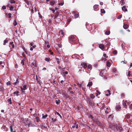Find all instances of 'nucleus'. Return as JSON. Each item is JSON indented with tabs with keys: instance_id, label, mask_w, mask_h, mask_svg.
Instances as JSON below:
<instances>
[{
	"instance_id": "f257e3e1",
	"label": "nucleus",
	"mask_w": 132,
	"mask_h": 132,
	"mask_svg": "<svg viewBox=\"0 0 132 132\" xmlns=\"http://www.w3.org/2000/svg\"><path fill=\"white\" fill-rule=\"evenodd\" d=\"M75 39L74 37L73 36H71L69 37V42L72 44H74L75 43Z\"/></svg>"
},
{
	"instance_id": "f03ea898",
	"label": "nucleus",
	"mask_w": 132,
	"mask_h": 132,
	"mask_svg": "<svg viewBox=\"0 0 132 132\" xmlns=\"http://www.w3.org/2000/svg\"><path fill=\"white\" fill-rule=\"evenodd\" d=\"M116 128L117 131H119V132H121L123 130V129L120 126H117Z\"/></svg>"
},
{
	"instance_id": "7ed1b4c3",
	"label": "nucleus",
	"mask_w": 132,
	"mask_h": 132,
	"mask_svg": "<svg viewBox=\"0 0 132 132\" xmlns=\"http://www.w3.org/2000/svg\"><path fill=\"white\" fill-rule=\"evenodd\" d=\"M87 103L90 106H92L93 105V101L90 98H88L87 101Z\"/></svg>"
},
{
	"instance_id": "20e7f679",
	"label": "nucleus",
	"mask_w": 132,
	"mask_h": 132,
	"mask_svg": "<svg viewBox=\"0 0 132 132\" xmlns=\"http://www.w3.org/2000/svg\"><path fill=\"white\" fill-rule=\"evenodd\" d=\"M127 101H125V100H123L122 101V104L124 107L126 108L127 106Z\"/></svg>"
},
{
	"instance_id": "39448f33",
	"label": "nucleus",
	"mask_w": 132,
	"mask_h": 132,
	"mask_svg": "<svg viewBox=\"0 0 132 132\" xmlns=\"http://www.w3.org/2000/svg\"><path fill=\"white\" fill-rule=\"evenodd\" d=\"M99 47L102 50H104V46L103 44H101L99 45Z\"/></svg>"
},
{
	"instance_id": "423d86ee",
	"label": "nucleus",
	"mask_w": 132,
	"mask_h": 132,
	"mask_svg": "<svg viewBox=\"0 0 132 132\" xmlns=\"http://www.w3.org/2000/svg\"><path fill=\"white\" fill-rule=\"evenodd\" d=\"M95 122L97 125L100 126L101 125V123L99 121H97V120L95 121Z\"/></svg>"
},
{
	"instance_id": "0eeeda50",
	"label": "nucleus",
	"mask_w": 132,
	"mask_h": 132,
	"mask_svg": "<svg viewBox=\"0 0 132 132\" xmlns=\"http://www.w3.org/2000/svg\"><path fill=\"white\" fill-rule=\"evenodd\" d=\"M121 108V106L120 105H118L116 106V109L117 111H118Z\"/></svg>"
},
{
	"instance_id": "6e6552de",
	"label": "nucleus",
	"mask_w": 132,
	"mask_h": 132,
	"mask_svg": "<svg viewBox=\"0 0 132 132\" xmlns=\"http://www.w3.org/2000/svg\"><path fill=\"white\" fill-rule=\"evenodd\" d=\"M19 92L18 91H16L14 92L13 94L14 95H15L17 96H18L19 95Z\"/></svg>"
},
{
	"instance_id": "1a4fd4ad",
	"label": "nucleus",
	"mask_w": 132,
	"mask_h": 132,
	"mask_svg": "<svg viewBox=\"0 0 132 132\" xmlns=\"http://www.w3.org/2000/svg\"><path fill=\"white\" fill-rule=\"evenodd\" d=\"M55 2L54 1H51L50 2V4L52 6H53Z\"/></svg>"
},
{
	"instance_id": "9d476101",
	"label": "nucleus",
	"mask_w": 132,
	"mask_h": 132,
	"mask_svg": "<svg viewBox=\"0 0 132 132\" xmlns=\"http://www.w3.org/2000/svg\"><path fill=\"white\" fill-rule=\"evenodd\" d=\"M122 9L123 11L126 12L127 11V9H126L125 6H123L122 8Z\"/></svg>"
},
{
	"instance_id": "9b49d317",
	"label": "nucleus",
	"mask_w": 132,
	"mask_h": 132,
	"mask_svg": "<svg viewBox=\"0 0 132 132\" xmlns=\"http://www.w3.org/2000/svg\"><path fill=\"white\" fill-rule=\"evenodd\" d=\"M84 68H86L87 67V65L85 63H82V65Z\"/></svg>"
},
{
	"instance_id": "f8f14e48",
	"label": "nucleus",
	"mask_w": 132,
	"mask_h": 132,
	"mask_svg": "<svg viewBox=\"0 0 132 132\" xmlns=\"http://www.w3.org/2000/svg\"><path fill=\"white\" fill-rule=\"evenodd\" d=\"M106 66L109 67H110L111 66V63H110L108 61H107V64H106Z\"/></svg>"
},
{
	"instance_id": "ddd939ff",
	"label": "nucleus",
	"mask_w": 132,
	"mask_h": 132,
	"mask_svg": "<svg viewBox=\"0 0 132 132\" xmlns=\"http://www.w3.org/2000/svg\"><path fill=\"white\" fill-rule=\"evenodd\" d=\"M8 42V40L7 38H6L5 40L4 41L3 45H5L6 43H7Z\"/></svg>"
},
{
	"instance_id": "4468645a",
	"label": "nucleus",
	"mask_w": 132,
	"mask_h": 132,
	"mask_svg": "<svg viewBox=\"0 0 132 132\" xmlns=\"http://www.w3.org/2000/svg\"><path fill=\"white\" fill-rule=\"evenodd\" d=\"M48 115L47 114L44 115V114H42V118L43 119H45L47 116Z\"/></svg>"
},
{
	"instance_id": "2eb2a0df",
	"label": "nucleus",
	"mask_w": 132,
	"mask_h": 132,
	"mask_svg": "<svg viewBox=\"0 0 132 132\" xmlns=\"http://www.w3.org/2000/svg\"><path fill=\"white\" fill-rule=\"evenodd\" d=\"M92 84V82H89L87 84V86L88 87H90Z\"/></svg>"
},
{
	"instance_id": "dca6fc26",
	"label": "nucleus",
	"mask_w": 132,
	"mask_h": 132,
	"mask_svg": "<svg viewBox=\"0 0 132 132\" xmlns=\"http://www.w3.org/2000/svg\"><path fill=\"white\" fill-rule=\"evenodd\" d=\"M19 81H18V80L16 79V81L13 84L14 85H16L19 84Z\"/></svg>"
},
{
	"instance_id": "f3484780",
	"label": "nucleus",
	"mask_w": 132,
	"mask_h": 132,
	"mask_svg": "<svg viewBox=\"0 0 132 132\" xmlns=\"http://www.w3.org/2000/svg\"><path fill=\"white\" fill-rule=\"evenodd\" d=\"M60 100H56L55 102L56 104L57 105H59L60 103Z\"/></svg>"
},
{
	"instance_id": "a211bd4d",
	"label": "nucleus",
	"mask_w": 132,
	"mask_h": 132,
	"mask_svg": "<svg viewBox=\"0 0 132 132\" xmlns=\"http://www.w3.org/2000/svg\"><path fill=\"white\" fill-rule=\"evenodd\" d=\"M123 28L125 29H127L128 28V26L126 24H124L123 25Z\"/></svg>"
},
{
	"instance_id": "6ab92c4d",
	"label": "nucleus",
	"mask_w": 132,
	"mask_h": 132,
	"mask_svg": "<svg viewBox=\"0 0 132 132\" xmlns=\"http://www.w3.org/2000/svg\"><path fill=\"white\" fill-rule=\"evenodd\" d=\"M50 58L49 57H47L45 58V61L48 62H49L50 60Z\"/></svg>"
},
{
	"instance_id": "aec40b11",
	"label": "nucleus",
	"mask_w": 132,
	"mask_h": 132,
	"mask_svg": "<svg viewBox=\"0 0 132 132\" xmlns=\"http://www.w3.org/2000/svg\"><path fill=\"white\" fill-rule=\"evenodd\" d=\"M10 44L12 45V47L13 48H14L15 47V45L14 44H13V42H11L10 43Z\"/></svg>"
},
{
	"instance_id": "412c9836",
	"label": "nucleus",
	"mask_w": 132,
	"mask_h": 132,
	"mask_svg": "<svg viewBox=\"0 0 132 132\" xmlns=\"http://www.w3.org/2000/svg\"><path fill=\"white\" fill-rule=\"evenodd\" d=\"M117 71V70L115 68H113L112 70V72L114 73H116Z\"/></svg>"
},
{
	"instance_id": "4be33fe9",
	"label": "nucleus",
	"mask_w": 132,
	"mask_h": 132,
	"mask_svg": "<svg viewBox=\"0 0 132 132\" xmlns=\"http://www.w3.org/2000/svg\"><path fill=\"white\" fill-rule=\"evenodd\" d=\"M13 24H14V26H16L17 24V23L16 22V19H15L14 20Z\"/></svg>"
},
{
	"instance_id": "5701e85b",
	"label": "nucleus",
	"mask_w": 132,
	"mask_h": 132,
	"mask_svg": "<svg viewBox=\"0 0 132 132\" xmlns=\"http://www.w3.org/2000/svg\"><path fill=\"white\" fill-rule=\"evenodd\" d=\"M11 101V98H10L9 99H8L7 100V101L8 102H9V104H12V102Z\"/></svg>"
},
{
	"instance_id": "b1692460",
	"label": "nucleus",
	"mask_w": 132,
	"mask_h": 132,
	"mask_svg": "<svg viewBox=\"0 0 132 132\" xmlns=\"http://www.w3.org/2000/svg\"><path fill=\"white\" fill-rule=\"evenodd\" d=\"M105 34L107 35H109L110 33V31H107L105 33Z\"/></svg>"
},
{
	"instance_id": "393cba45",
	"label": "nucleus",
	"mask_w": 132,
	"mask_h": 132,
	"mask_svg": "<svg viewBox=\"0 0 132 132\" xmlns=\"http://www.w3.org/2000/svg\"><path fill=\"white\" fill-rule=\"evenodd\" d=\"M104 73L103 72V71H101L99 73V75L100 76H101L102 77V75H103Z\"/></svg>"
},
{
	"instance_id": "a878e982",
	"label": "nucleus",
	"mask_w": 132,
	"mask_h": 132,
	"mask_svg": "<svg viewBox=\"0 0 132 132\" xmlns=\"http://www.w3.org/2000/svg\"><path fill=\"white\" fill-rule=\"evenodd\" d=\"M98 5H95L93 6V8L94 9H96L98 7Z\"/></svg>"
},
{
	"instance_id": "bb28decb",
	"label": "nucleus",
	"mask_w": 132,
	"mask_h": 132,
	"mask_svg": "<svg viewBox=\"0 0 132 132\" xmlns=\"http://www.w3.org/2000/svg\"><path fill=\"white\" fill-rule=\"evenodd\" d=\"M36 121L37 122H38L40 121V120L39 119V117H36Z\"/></svg>"
},
{
	"instance_id": "cd10ccee",
	"label": "nucleus",
	"mask_w": 132,
	"mask_h": 132,
	"mask_svg": "<svg viewBox=\"0 0 132 132\" xmlns=\"http://www.w3.org/2000/svg\"><path fill=\"white\" fill-rule=\"evenodd\" d=\"M75 17L76 18H78L79 16V14L78 13L75 14L74 15Z\"/></svg>"
},
{
	"instance_id": "c85d7f7f",
	"label": "nucleus",
	"mask_w": 132,
	"mask_h": 132,
	"mask_svg": "<svg viewBox=\"0 0 132 132\" xmlns=\"http://www.w3.org/2000/svg\"><path fill=\"white\" fill-rule=\"evenodd\" d=\"M51 119L52 120L53 122H55L57 120V119L56 118L54 119L53 118H52Z\"/></svg>"
},
{
	"instance_id": "c756f323",
	"label": "nucleus",
	"mask_w": 132,
	"mask_h": 132,
	"mask_svg": "<svg viewBox=\"0 0 132 132\" xmlns=\"http://www.w3.org/2000/svg\"><path fill=\"white\" fill-rule=\"evenodd\" d=\"M101 11L102 13H105V11L104 10V9H101Z\"/></svg>"
},
{
	"instance_id": "7c9ffc66",
	"label": "nucleus",
	"mask_w": 132,
	"mask_h": 132,
	"mask_svg": "<svg viewBox=\"0 0 132 132\" xmlns=\"http://www.w3.org/2000/svg\"><path fill=\"white\" fill-rule=\"evenodd\" d=\"M120 3L121 4V5H123L124 4V2H123V0H121L120 1Z\"/></svg>"
},
{
	"instance_id": "2f4dec72",
	"label": "nucleus",
	"mask_w": 132,
	"mask_h": 132,
	"mask_svg": "<svg viewBox=\"0 0 132 132\" xmlns=\"http://www.w3.org/2000/svg\"><path fill=\"white\" fill-rule=\"evenodd\" d=\"M26 85H24L23 86V90H26L27 88H26Z\"/></svg>"
},
{
	"instance_id": "473e14b6",
	"label": "nucleus",
	"mask_w": 132,
	"mask_h": 132,
	"mask_svg": "<svg viewBox=\"0 0 132 132\" xmlns=\"http://www.w3.org/2000/svg\"><path fill=\"white\" fill-rule=\"evenodd\" d=\"M21 89L22 92H23V93L25 94V92L24 91V90H23V87H21Z\"/></svg>"
},
{
	"instance_id": "72a5a7b5",
	"label": "nucleus",
	"mask_w": 132,
	"mask_h": 132,
	"mask_svg": "<svg viewBox=\"0 0 132 132\" xmlns=\"http://www.w3.org/2000/svg\"><path fill=\"white\" fill-rule=\"evenodd\" d=\"M113 53L114 55L116 54L117 53V51L116 50H114L113 51Z\"/></svg>"
},
{
	"instance_id": "f704fd0d",
	"label": "nucleus",
	"mask_w": 132,
	"mask_h": 132,
	"mask_svg": "<svg viewBox=\"0 0 132 132\" xmlns=\"http://www.w3.org/2000/svg\"><path fill=\"white\" fill-rule=\"evenodd\" d=\"M87 67H88V69H89L90 70H91L92 68V66H91V65H89Z\"/></svg>"
},
{
	"instance_id": "c9c22d12",
	"label": "nucleus",
	"mask_w": 132,
	"mask_h": 132,
	"mask_svg": "<svg viewBox=\"0 0 132 132\" xmlns=\"http://www.w3.org/2000/svg\"><path fill=\"white\" fill-rule=\"evenodd\" d=\"M10 2L11 3L14 4L15 3V1L14 0H11Z\"/></svg>"
},
{
	"instance_id": "e433bc0d",
	"label": "nucleus",
	"mask_w": 132,
	"mask_h": 132,
	"mask_svg": "<svg viewBox=\"0 0 132 132\" xmlns=\"http://www.w3.org/2000/svg\"><path fill=\"white\" fill-rule=\"evenodd\" d=\"M50 10L53 13H54L55 12V10L54 9H52V8H50Z\"/></svg>"
},
{
	"instance_id": "4c0bfd02",
	"label": "nucleus",
	"mask_w": 132,
	"mask_h": 132,
	"mask_svg": "<svg viewBox=\"0 0 132 132\" xmlns=\"http://www.w3.org/2000/svg\"><path fill=\"white\" fill-rule=\"evenodd\" d=\"M10 131L11 132H12L13 131V128L12 126L11 125L10 126Z\"/></svg>"
},
{
	"instance_id": "58836bf2",
	"label": "nucleus",
	"mask_w": 132,
	"mask_h": 132,
	"mask_svg": "<svg viewBox=\"0 0 132 132\" xmlns=\"http://www.w3.org/2000/svg\"><path fill=\"white\" fill-rule=\"evenodd\" d=\"M56 113L57 115L59 116L60 117V118H62V117L61 116V115L59 113L57 112H56Z\"/></svg>"
},
{
	"instance_id": "ea45409f",
	"label": "nucleus",
	"mask_w": 132,
	"mask_h": 132,
	"mask_svg": "<svg viewBox=\"0 0 132 132\" xmlns=\"http://www.w3.org/2000/svg\"><path fill=\"white\" fill-rule=\"evenodd\" d=\"M11 82L10 81H9L6 83V84L7 85H11Z\"/></svg>"
},
{
	"instance_id": "a19ab883",
	"label": "nucleus",
	"mask_w": 132,
	"mask_h": 132,
	"mask_svg": "<svg viewBox=\"0 0 132 132\" xmlns=\"http://www.w3.org/2000/svg\"><path fill=\"white\" fill-rule=\"evenodd\" d=\"M56 61L57 63L58 64H59V59L57 58H56Z\"/></svg>"
},
{
	"instance_id": "79ce46f5",
	"label": "nucleus",
	"mask_w": 132,
	"mask_h": 132,
	"mask_svg": "<svg viewBox=\"0 0 132 132\" xmlns=\"http://www.w3.org/2000/svg\"><path fill=\"white\" fill-rule=\"evenodd\" d=\"M77 85L79 86V87L81 88V84H80L79 83H78L77 84Z\"/></svg>"
},
{
	"instance_id": "37998d69",
	"label": "nucleus",
	"mask_w": 132,
	"mask_h": 132,
	"mask_svg": "<svg viewBox=\"0 0 132 132\" xmlns=\"http://www.w3.org/2000/svg\"><path fill=\"white\" fill-rule=\"evenodd\" d=\"M24 1L26 3V4L28 5H29V2L26 0H24Z\"/></svg>"
},
{
	"instance_id": "c03bdc74",
	"label": "nucleus",
	"mask_w": 132,
	"mask_h": 132,
	"mask_svg": "<svg viewBox=\"0 0 132 132\" xmlns=\"http://www.w3.org/2000/svg\"><path fill=\"white\" fill-rule=\"evenodd\" d=\"M21 63L23 65H24V61L23 60H22L21 61Z\"/></svg>"
},
{
	"instance_id": "a18cd8bd",
	"label": "nucleus",
	"mask_w": 132,
	"mask_h": 132,
	"mask_svg": "<svg viewBox=\"0 0 132 132\" xmlns=\"http://www.w3.org/2000/svg\"><path fill=\"white\" fill-rule=\"evenodd\" d=\"M9 18H10L11 17V14L10 13H9L8 14Z\"/></svg>"
},
{
	"instance_id": "49530a36",
	"label": "nucleus",
	"mask_w": 132,
	"mask_h": 132,
	"mask_svg": "<svg viewBox=\"0 0 132 132\" xmlns=\"http://www.w3.org/2000/svg\"><path fill=\"white\" fill-rule=\"evenodd\" d=\"M13 7L12 6L10 7V9L11 11H12V10L13 9Z\"/></svg>"
},
{
	"instance_id": "de8ad7c7",
	"label": "nucleus",
	"mask_w": 132,
	"mask_h": 132,
	"mask_svg": "<svg viewBox=\"0 0 132 132\" xmlns=\"http://www.w3.org/2000/svg\"><path fill=\"white\" fill-rule=\"evenodd\" d=\"M122 15H120L118 16V19H120L122 18Z\"/></svg>"
},
{
	"instance_id": "09e8293b",
	"label": "nucleus",
	"mask_w": 132,
	"mask_h": 132,
	"mask_svg": "<svg viewBox=\"0 0 132 132\" xmlns=\"http://www.w3.org/2000/svg\"><path fill=\"white\" fill-rule=\"evenodd\" d=\"M121 96L123 97H124L125 96V94L123 93H122L121 94Z\"/></svg>"
},
{
	"instance_id": "8fccbe9b",
	"label": "nucleus",
	"mask_w": 132,
	"mask_h": 132,
	"mask_svg": "<svg viewBox=\"0 0 132 132\" xmlns=\"http://www.w3.org/2000/svg\"><path fill=\"white\" fill-rule=\"evenodd\" d=\"M2 8L3 10H5L6 9V7L5 6H3L2 7Z\"/></svg>"
},
{
	"instance_id": "3c124183",
	"label": "nucleus",
	"mask_w": 132,
	"mask_h": 132,
	"mask_svg": "<svg viewBox=\"0 0 132 132\" xmlns=\"http://www.w3.org/2000/svg\"><path fill=\"white\" fill-rule=\"evenodd\" d=\"M92 98H94L95 96L93 95V94L92 95L90 96Z\"/></svg>"
},
{
	"instance_id": "603ef678",
	"label": "nucleus",
	"mask_w": 132,
	"mask_h": 132,
	"mask_svg": "<svg viewBox=\"0 0 132 132\" xmlns=\"http://www.w3.org/2000/svg\"><path fill=\"white\" fill-rule=\"evenodd\" d=\"M59 5L61 6H62L63 5V3H59Z\"/></svg>"
},
{
	"instance_id": "864d4df0",
	"label": "nucleus",
	"mask_w": 132,
	"mask_h": 132,
	"mask_svg": "<svg viewBox=\"0 0 132 132\" xmlns=\"http://www.w3.org/2000/svg\"><path fill=\"white\" fill-rule=\"evenodd\" d=\"M130 71H128V76L129 77H130Z\"/></svg>"
},
{
	"instance_id": "5fc2aeb1",
	"label": "nucleus",
	"mask_w": 132,
	"mask_h": 132,
	"mask_svg": "<svg viewBox=\"0 0 132 132\" xmlns=\"http://www.w3.org/2000/svg\"><path fill=\"white\" fill-rule=\"evenodd\" d=\"M30 44L31 46H32L34 44V43L32 42H30Z\"/></svg>"
},
{
	"instance_id": "6e6d98bb",
	"label": "nucleus",
	"mask_w": 132,
	"mask_h": 132,
	"mask_svg": "<svg viewBox=\"0 0 132 132\" xmlns=\"http://www.w3.org/2000/svg\"><path fill=\"white\" fill-rule=\"evenodd\" d=\"M108 92L109 93V95H110L111 94L110 93V91L109 90H107Z\"/></svg>"
},
{
	"instance_id": "4d7b16f0",
	"label": "nucleus",
	"mask_w": 132,
	"mask_h": 132,
	"mask_svg": "<svg viewBox=\"0 0 132 132\" xmlns=\"http://www.w3.org/2000/svg\"><path fill=\"white\" fill-rule=\"evenodd\" d=\"M76 129H78V124H77L76 125Z\"/></svg>"
},
{
	"instance_id": "13d9d810",
	"label": "nucleus",
	"mask_w": 132,
	"mask_h": 132,
	"mask_svg": "<svg viewBox=\"0 0 132 132\" xmlns=\"http://www.w3.org/2000/svg\"><path fill=\"white\" fill-rule=\"evenodd\" d=\"M72 89V88L71 87H69V88L68 90L69 91L71 90Z\"/></svg>"
},
{
	"instance_id": "bf43d9fd",
	"label": "nucleus",
	"mask_w": 132,
	"mask_h": 132,
	"mask_svg": "<svg viewBox=\"0 0 132 132\" xmlns=\"http://www.w3.org/2000/svg\"><path fill=\"white\" fill-rule=\"evenodd\" d=\"M130 109H132V104H131L130 106Z\"/></svg>"
},
{
	"instance_id": "052dcab7",
	"label": "nucleus",
	"mask_w": 132,
	"mask_h": 132,
	"mask_svg": "<svg viewBox=\"0 0 132 132\" xmlns=\"http://www.w3.org/2000/svg\"><path fill=\"white\" fill-rule=\"evenodd\" d=\"M100 4L101 5H102L103 4V3L102 2H100Z\"/></svg>"
},
{
	"instance_id": "680f3d73",
	"label": "nucleus",
	"mask_w": 132,
	"mask_h": 132,
	"mask_svg": "<svg viewBox=\"0 0 132 132\" xmlns=\"http://www.w3.org/2000/svg\"><path fill=\"white\" fill-rule=\"evenodd\" d=\"M64 73H65V74L67 75L68 74V71H65L64 72Z\"/></svg>"
},
{
	"instance_id": "e2e57ef3",
	"label": "nucleus",
	"mask_w": 132,
	"mask_h": 132,
	"mask_svg": "<svg viewBox=\"0 0 132 132\" xmlns=\"http://www.w3.org/2000/svg\"><path fill=\"white\" fill-rule=\"evenodd\" d=\"M97 92L99 94H101V92L99 91H98V90H97Z\"/></svg>"
},
{
	"instance_id": "0e129e2a",
	"label": "nucleus",
	"mask_w": 132,
	"mask_h": 132,
	"mask_svg": "<svg viewBox=\"0 0 132 132\" xmlns=\"http://www.w3.org/2000/svg\"><path fill=\"white\" fill-rule=\"evenodd\" d=\"M47 48H49L50 47V46L49 45H47Z\"/></svg>"
},
{
	"instance_id": "69168bd1",
	"label": "nucleus",
	"mask_w": 132,
	"mask_h": 132,
	"mask_svg": "<svg viewBox=\"0 0 132 132\" xmlns=\"http://www.w3.org/2000/svg\"><path fill=\"white\" fill-rule=\"evenodd\" d=\"M32 46L33 48H34L36 47V45H33V46Z\"/></svg>"
},
{
	"instance_id": "338daca9",
	"label": "nucleus",
	"mask_w": 132,
	"mask_h": 132,
	"mask_svg": "<svg viewBox=\"0 0 132 132\" xmlns=\"http://www.w3.org/2000/svg\"><path fill=\"white\" fill-rule=\"evenodd\" d=\"M130 104V102H127V105H128L129 104Z\"/></svg>"
},
{
	"instance_id": "774afa93",
	"label": "nucleus",
	"mask_w": 132,
	"mask_h": 132,
	"mask_svg": "<svg viewBox=\"0 0 132 132\" xmlns=\"http://www.w3.org/2000/svg\"><path fill=\"white\" fill-rule=\"evenodd\" d=\"M103 56L104 57H105L106 56V54H104L103 55Z\"/></svg>"
}]
</instances>
